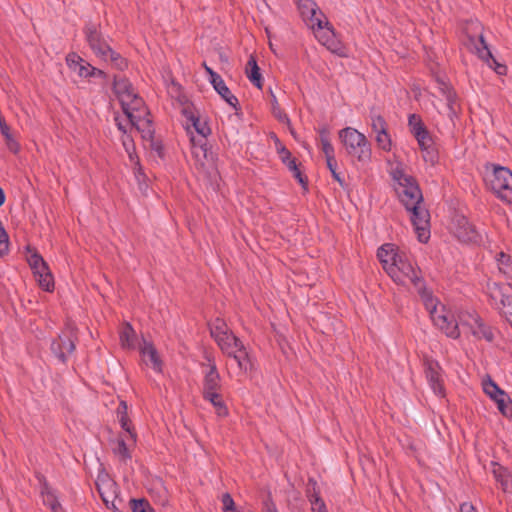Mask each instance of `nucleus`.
I'll list each match as a JSON object with an SVG mask.
<instances>
[{"label": "nucleus", "instance_id": "2", "mask_svg": "<svg viewBox=\"0 0 512 512\" xmlns=\"http://www.w3.org/2000/svg\"><path fill=\"white\" fill-rule=\"evenodd\" d=\"M339 138L347 153L356 157L359 162L367 163L371 160V143L364 134L355 128L346 127L339 131Z\"/></svg>", "mask_w": 512, "mask_h": 512}, {"label": "nucleus", "instance_id": "56", "mask_svg": "<svg viewBox=\"0 0 512 512\" xmlns=\"http://www.w3.org/2000/svg\"><path fill=\"white\" fill-rule=\"evenodd\" d=\"M262 504L265 512H278L270 492L268 493L267 498L263 500Z\"/></svg>", "mask_w": 512, "mask_h": 512}, {"label": "nucleus", "instance_id": "16", "mask_svg": "<svg viewBox=\"0 0 512 512\" xmlns=\"http://www.w3.org/2000/svg\"><path fill=\"white\" fill-rule=\"evenodd\" d=\"M395 192L399 201L406 210L414 205H420L423 202V195L419 185H415L408 189H395Z\"/></svg>", "mask_w": 512, "mask_h": 512}, {"label": "nucleus", "instance_id": "51", "mask_svg": "<svg viewBox=\"0 0 512 512\" xmlns=\"http://www.w3.org/2000/svg\"><path fill=\"white\" fill-rule=\"evenodd\" d=\"M240 370L247 372H252L254 367V361L250 355V353L247 354V357L241 358V360L237 363Z\"/></svg>", "mask_w": 512, "mask_h": 512}, {"label": "nucleus", "instance_id": "20", "mask_svg": "<svg viewBox=\"0 0 512 512\" xmlns=\"http://www.w3.org/2000/svg\"><path fill=\"white\" fill-rule=\"evenodd\" d=\"M436 326H438L445 334L452 338L457 339L460 337V330L457 322L453 319V317L448 315H436L434 314L431 317Z\"/></svg>", "mask_w": 512, "mask_h": 512}, {"label": "nucleus", "instance_id": "22", "mask_svg": "<svg viewBox=\"0 0 512 512\" xmlns=\"http://www.w3.org/2000/svg\"><path fill=\"white\" fill-rule=\"evenodd\" d=\"M305 493L311 505L313 506V509H316L317 511L325 509V502L320 496V488L317 481L313 477L308 478Z\"/></svg>", "mask_w": 512, "mask_h": 512}, {"label": "nucleus", "instance_id": "53", "mask_svg": "<svg viewBox=\"0 0 512 512\" xmlns=\"http://www.w3.org/2000/svg\"><path fill=\"white\" fill-rule=\"evenodd\" d=\"M415 185H419L416 178L414 176L405 174V176L401 179V181L398 182V187L396 189H405V188L408 189Z\"/></svg>", "mask_w": 512, "mask_h": 512}, {"label": "nucleus", "instance_id": "54", "mask_svg": "<svg viewBox=\"0 0 512 512\" xmlns=\"http://www.w3.org/2000/svg\"><path fill=\"white\" fill-rule=\"evenodd\" d=\"M270 138L273 140L275 144V149L278 155H287V148L286 146L281 142V140L278 138V136L271 132Z\"/></svg>", "mask_w": 512, "mask_h": 512}, {"label": "nucleus", "instance_id": "52", "mask_svg": "<svg viewBox=\"0 0 512 512\" xmlns=\"http://www.w3.org/2000/svg\"><path fill=\"white\" fill-rule=\"evenodd\" d=\"M407 279L410 280V282L413 284V286L415 287V289L417 290V293L420 294V291H422V289H428L426 287V283H425V280L423 279L422 276H419L417 274V272H415L414 274H412L410 277H408Z\"/></svg>", "mask_w": 512, "mask_h": 512}, {"label": "nucleus", "instance_id": "35", "mask_svg": "<svg viewBox=\"0 0 512 512\" xmlns=\"http://www.w3.org/2000/svg\"><path fill=\"white\" fill-rule=\"evenodd\" d=\"M110 60L112 66L119 70L125 71L128 68V60L123 57L120 53L110 47V51L106 52V61Z\"/></svg>", "mask_w": 512, "mask_h": 512}, {"label": "nucleus", "instance_id": "42", "mask_svg": "<svg viewBox=\"0 0 512 512\" xmlns=\"http://www.w3.org/2000/svg\"><path fill=\"white\" fill-rule=\"evenodd\" d=\"M122 144L124 146L125 151L127 152L129 159L131 162H134L139 158L136 154V147L134 143V139L131 135L122 136Z\"/></svg>", "mask_w": 512, "mask_h": 512}, {"label": "nucleus", "instance_id": "32", "mask_svg": "<svg viewBox=\"0 0 512 512\" xmlns=\"http://www.w3.org/2000/svg\"><path fill=\"white\" fill-rule=\"evenodd\" d=\"M499 271L503 273L507 279L512 280V258L509 254L501 251L496 256Z\"/></svg>", "mask_w": 512, "mask_h": 512}, {"label": "nucleus", "instance_id": "61", "mask_svg": "<svg viewBox=\"0 0 512 512\" xmlns=\"http://www.w3.org/2000/svg\"><path fill=\"white\" fill-rule=\"evenodd\" d=\"M65 329L68 331V333H66V335L67 336H71V338L74 339L75 342H76L77 339H78V337H77V333H78L77 326L72 321H67L66 324H65Z\"/></svg>", "mask_w": 512, "mask_h": 512}, {"label": "nucleus", "instance_id": "33", "mask_svg": "<svg viewBox=\"0 0 512 512\" xmlns=\"http://www.w3.org/2000/svg\"><path fill=\"white\" fill-rule=\"evenodd\" d=\"M425 308L430 312L431 317L437 313L438 299L434 297L432 290L422 289L418 294Z\"/></svg>", "mask_w": 512, "mask_h": 512}, {"label": "nucleus", "instance_id": "30", "mask_svg": "<svg viewBox=\"0 0 512 512\" xmlns=\"http://www.w3.org/2000/svg\"><path fill=\"white\" fill-rule=\"evenodd\" d=\"M136 341V333L129 322L123 324L120 331V342L123 348L134 349Z\"/></svg>", "mask_w": 512, "mask_h": 512}, {"label": "nucleus", "instance_id": "48", "mask_svg": "<svg viewBox=\"0 0 512 512\" xmlns=\"http://www.w3.org/2000/svg\"><path fill=\"white\" fill-rule=\"evenodd\" d=\"M35 478L39 482V485H40V488H41L40 493H41L42 496L47 495L48 493L54 492L51 489V487H50L46 477L41 472L35 471Z\"/></svg>", "mask_w": 512, "mask_h": 512}, {"label": "nucleus", "instance_id": "7", "mask_svg": "<svg viewBox=\"0 0 512 512\" xmlns=\"http://www.w3.org/2000/svg\"><path fill=\"white\" fill-rule=\"evenodd\" d=\"M112 91L117 97L124 115L127 117L131 124H135V115L130 112V104L124 99V96L130 98L133 96V94H135L133 84L126 77H119L118 75H114Z\"/></svg>", "mask_w": 512, "mask_h": 512}, {"label": "nucleus", "instance_id": "58", "mask_svg": "<svg viewBox=\"0 0 512 512\" xmlns=\"http://www.w3.org/2000/svg\"><path fill=\"white\" fill-rule=\"evenodd\" d=\"M330 173L332 178L341 186L342 189H344L347 192L350 191L349 184L345 181V179L337 170L331 171Z\"/></svg>", "mask_w": 512, "mask_h": 512}, {"label": "nucleus", "instance_id": "46", "mask_svg": "<svg viewBox=\"0 0 512 512\" xmlns=\"http://www.w3.org/2000/svg\"><path fill=\"white\" fill-rule=\"evenodd\" d=\"M149 146L152 151L156 152L157 156L160 159L163 160L165 158V155H166L165 147H164L161 139H158V138L152 139L151 141H149Z\"/></svg>", "mask_w": 512, "mask_h": 512}, {"label": "nucleus", "instance_id": "8", "mask_svg": "<svg viewBox=\"0 0 512 512\" xmlns=\"http://www.w3.org/2000/svg\"><path fill=\"white\" fill-rule=\"evenodd\" d=\"M410 213V220L414 227L417 239L420 243H427L430 239V214L429 211L420 205H414L407 209Z\"/></svg>", "mask_w": 512, "mask_h": 512}, {"label": "nucleus", "instance_id": "26", "mask_svg": "<svg viewBox=\"0 0 512 512\" xmlns=\"http://www.w3.org/2000/svg\"><path fill=\"white\" fill-rule=\"evenodd\" d=\"M408 127L410 133L416 140L423 139L427 135L431 134L422 118L418 114H410L408 117Z\"/></svg>", "mask_w": 512, "mask_h": 512}, {"label": "nucleus", "instance_id": "63", "mask_svg": "<svg viewBox=\"0 0 512 512\" xmlns=\"http://www.w3.org/2000/svg\"><path fill=\"white\" fill-rule=\"evenodd\" d=\"M392 178L394 181H396L397 183L401 181V179L405 176V173H404V170L400 167H396L392 173Z\"/></svg>", "mask_w": 512, "mask_h": 512}, {"label": "nucleus", "instance_id": "23", "mask_svg": "<svg viewBox=\"0 0 512 512\" xmlns=\"http://www.w3.org/2000/svg\"><path fill=\"white\" fill-rule=\"evenodd\" d=\"M245 74L249 81L258 89H262L264 85V79L261 73V69L257 63V59L254 55H250L246 66Z\"/></svg>", "mask_w": 512, "mask_h": 512}, {"label": "nucleus", "instance_id": "1", "mask_svg": "<svg viewBox=\"0 0 512 512\" xmlns=\"http://www.w3.org/2000/svg\"><path fill=\"white\" fill-rule=\"evenodd\" d=\"M485 180L491 191L500 200L512 205V171L505 166L495 163L485 164Z\"/></svg>", "mask_w": 512, "mask_h": 512}, {"label": "nucleus", "instance_id": "38", "mask_svg": "<svg viewBox=\"0 0 512 512\" xmlns=\"http://www.w3.org/2000/svg\"><path fill=\"white\" fill-rule=\"evenodd\" d=\"M129 505L132 512H155L146 498H131Z\"/></svg>", "mask_w": 512, "mask_h": 512}, {"label": "nucleus", "instance_id": "15", "mask_svg": "<svg viewBox=\"0 0 512 512\" xmlns=\"http://www.w3.org/2000/svg\"><path fill=\"white\" fill-rule=\"evenodd\" d=\"M281 162L292 173L293 178L301 185L304 191H308L309 181L308 177L301 171L297 159L292 156V153L287 150V155H278Z\"/></svg>", "mask_w": 512, "mask_h": 512}, {"label": "nucleus", "instance_id": "17", "mask_svg": "<svg viewBox=\"0 0 512 512\" xmlns=\"http://www.w3.org/2000/svg\"><path fill=\"white\" fill-rule=\"evenodd\" d=\"M215 91L220 95V97L234 110L236 115L241 114V106L237 99V97L232 94L231 90L227 87L222 77L219 75L218 79L210 82Z\"/></svg>", "mask_w": 512, "mask_h": 512}, {"label": "nucleus", "instance_id": "12", "mask_svg": "<svg viewBox=\"0 0 512 512\" xmlns=\"http://www.w3.org/2000/svg\"><path fill=\"white\" fill-rule=\"evenodd\" d=\"M191 125L195 129V131L202 137V139H199L198 141L195 140V137H191V143L194 147L199 146L201 150L203 151L204 157L208 161H214L216 158V155L212 151V147L208 146L207 143V136L211 134V128L208 125L207 121L201 122L200 117L197 116L196 118H193L191 121Z\"/></svg>", "mask_w": 512, "mask_h": 512}, {"label": "nucleus", "instance_id": "28", "mask_svg": "<svg viewBox=\"0 0 512 512\" xmlns=\"http://www.w3.org/2000/svg\"><path fill=\"white\" fill-rule=\"evenodd\" d=\"M204 400L209 401L213 407L215 408V412L217 416L224 418L229 415V410L222 399L221 394L219 393H209L208 395L203 396Z\"/></svg>", "mask_w": 512, "mask_h": 512}, {"label": "nucleus", "instance_id": "62", "mask_svg": "<svg viewBox=\"0 0 512 512\" xmlns=\"http://www.w3.org/2000/svg\"><path fill=\"white\" fill-rule=\"evenodd\" d=\"M459 512H478L471 502H463L460 504Z\"/></svg>", "mask_w": 512, "mask_h": 512}, {"label": "nucleus", "instance_id": "34", "mask_svg": "<svg viewBox=\"0 0 512 512\" xmlns=\"http://www.w3.org/2000/svg\"><path fill=\"white\" fill-rule=\"evenodd\" d=\"M270 93V103H271V113L272 115L283 124H290L289 116L282 110L279 106L278 100L273 93L272 89H269Z\"/></svg>", "mask_w": 512, "mask_h": 512}, {"label": "nucleus", "instance_id": "29", "mask_svg": "<svg viewBox=\"0 0 512 512\" xmlns=\"http://www.w3.org/2000/svg\"><path fill=\"white\" fill-rule=\"evenodd\" d=\"M26 250L30 254L27 261L33 272H39L40 269L47 270L48 264L36 248L27 245Z\"/></svg>", "mask_w": 512, "mask_h": 512}, {"label": "nucleus", "instance_id": "31", "mask_svg": "<svg viewBox=\"0 0 512 512\" xmlns=\"http://www.w3.org/2000/svg\"><path fill=\"white\" fill-rule=\"evenodd\" d=\"M38 277V284L44 291L52 292L54 290V278L50 272L49 266L47 270L40 269L39 272H33Z\"/></svg>", "mask_w": 512, "mask_h": 512}, {"label": "nucleus", "instance_id": "64", "mask_svg": "<svg viewBox=\"0 0 512 512\" xmlns=\"http://www.w3.org/2000/svg\"><path fill=\"white\" fill-rule=\"evenodd\" d=\"M182 115L190 122L193 120V118L198 116L194 114L190 106L184 107L182 109Z\"/></svg>", "mask_w": 512, "mask_h": 512}, {"label": "nucleus", "instance_id": "10", "mask_svg": "<svg viewBox=\"0 0 512 512\" xmlns=\"http://www.w3.org/2000/svg\"><path fill=\"white\" fill-rule=\"evenodd\" d=\"M415 272L417 271L409 261L406 253L399 250L397 256L391 262V265L388 266L386 273L396 284L403 285L405 278L410 277Z\"/></svg>", "mask_w": 512, "mask_h": 512}, {"label": "nucleus", "instance_id": "55", "mask_svg": "<svg viewBox=\"0 0 512 512\" xmlns=\"http://www.w3.org/2000/svg\"><path fill=\"white\" fill-rule=\"evenodd\" d=\"M133 163H134L133 170H134L135 177H136L139 185H141V181H144L146 179V175L144 173L143 167L140 164L139 158H137V160L134 161Z\"/></svg>", "mask_w": 512, "mask_h": 512}, {"label": "nucleus", "instance_id": "49", "mask_svg": "<svg viewBox=\"0 0 512 512\" xmlns=\"http://www.w3.org/2000/svg\"><path fill=\"white\" fill-rule=\"evenodd\" d=\"M221 502L223 504V512H234L237 511L236 504L230 493L226 492L222 495Z\"/></svg>", "mask_w": 512, "mask_h": 512}, {"label": "nucleus", "instance_id": "13", "mask_svg": "<svg viewBox=\"0 0 512 512\" xmlns=\"http://www.w3.org/2000/svg\"><path fill=\"white\" fill-rule=\"evenodd\" d=\"M76 349V342L71 336H67L65 332L58 334L52 339L50 350L52 354L63 364L68 361L67 354H72Z\"/></svg>", "mask_w": 512, "mask_h": 512}, {"label": "nucleus", "instance_id": "21", "mask_svg": "<svg viewBox=\"0 0 512 512\" xmlns=\"http://www.w3.org/2000/svg\"><path fill=\"white\" fill-rule=\"evenodd\" d=\"M127 410H128L127 402L124 401V400H121L119 405H118V407H117V410H116L120 426H121V428L125 432H127L129 434V438L134 443H136V441H137V433H136L135 428H134V426L132 424V421L130 420V418L128 416Z\"/></svg>", "mask_w": 512, "mask_h": 512}, {"label": "nucleus", "instance_id": "11", "mask_svg": "<svg viewBox=\"0 0 512 512\" xmlns=\"http://www.w3.org/2000/svg\"><path fill=\"white\" fill-rule=\"evenodd\" d=\"M423 366L426 379L433 392L441 397L445 396L444 382L441 376V366L439 362L431 357L423 358Z\"/></svg>", "mask_w": 512, "mask_h": 512}, {"label": "nucleus", "instance_id": "19", "mask_svg": "<svg viewBox=\"0 0 512 512\" xmlns=\"http://www.w3.org/2000/svg\"><path fill=\"white\" fill-rule=\"evenodd\" d=\"M220 381V374L216 364L213 362L209 365V371L206 372L203 379L202 396L208 395L209 393H218V390L221 389Z\"/></svg>", "mask_w": 512, "mask_h": 512}, {"label": "nucleus", "instance_id": "40", "mask_svg": "<svg viewBox=\"0 0 512 512\" xmlns=\"http://www.w3.org/2000/svg\"><path fill=\"white\" fill-rule=\"evenodd\" d=\"M441 94L446 98L447 106H448V109H449V116L451 118L453 116H456L457 115V111L455 109V104L457 102L458 96H457V93L454 90V88L453 87L446 88V90L443 91Z\"/></svg>", "mask_w": 512, "mask_h": 512}, {"label": "nucleus", "instance_id": "4", "mask_svg": "<svg viewBox=\"0 0 512 512\" xmlns=\"http://www.w3.org/2000/svg\"><path fill=\"white\" fill-rule=\"evenodd\" d=\"M451 231L461 243L478 246L482 243V235L476 226L461 213H454L451 221Z\"/></svg>", "mask_w": 512, "mask_h": 512}, {"label": "nucleus", "instance_id": "6", "mask_svg": "<svg viewBox=\"0 0 512 512\" xmlns=\"http://www.w3.org/2000/svg\"><path fill=\"white\" fill-rule=\"evenodd\" d=\"M85 40L94 55L106 61V52L110 51V45L104 37L100 24L88 21L83 27Z\"/></svg>", "mask_w": 512, "mask_h": 512}, {"label": "nucleus", "instance_id": "27", "mask_svg": "<svg viewBox=\"0 0 512 512\" xmlns=\"http://www.w3.org/2000/svg\"><path fill=\"white\" fill-rule=\"evenodd\" d=\"M472 334L478 339H485L487 342L494 340L492 327L486 324L480 317L475 319V325L472 326Z\"/></svg>", "mask_w": 512, "mask_h": 512}, {"label": "nucleus", "instance_id": "9", "mask_svg": "<svg viewBox=\"0 0 512 512\" xmlns=\"http://www.w3.org/2000/svg\"><path fill=\"white\" fill-rule=\"evenodd\" d=\"M66 64L67 66L76 72L81 78H91L98 77L106 80L108 78V74L91 65L89 62L85 61L78 53L70 52L66 56Z\"/></svg>", "mask_w": 512, "mask_h": 512}, {"label": "nucleus", "instance_id": "24", "mask_svg": "<svg viewBox=\"0 0 512 512\" xmlns=\"http://www.w3.org/2000/svg\"><path fill=\"white\" fill-rule=\"evenodd\" d=\"M135 124H131L138 132L141 133V137L145 141H151L155 137V129L153 128V120L150 117H142L141 115H135Z\"/></svg>", "mask_w": 512, "mask_h": 512}, {"label": "nucleus", "instance_id": "5", "mask_svg": "<svg viewBox=\"0 0 512 512\" xmlns=\"http://www.w3.org/2000/svg\"><path fill=\"white\" fill-rule=\"evenodd\" d=\"M482 387L484 393L496 403L499 412L506 418H512V400L508 393L490 375L483 378Z\"/></svg>", "mask_w": 512, "mask_h": 512}, {"label": "nucleus", "instance_id": "45", "mask_svg": "<svg viewBox=\"0 0 512 512\" xmlns=\"http://www.w3.org/2000/svg\"><path fill=\"white\" fill-rule=\"evenodd\" d=\"M229 334H232V331L228 332L227 335L220 336L216 341L220 349L227 354L228 357L232 356V342L233 340H228L225 338V336H230Z\"/></svg>", "mask_w": 512, "mask_h": 512}, {"label": "nucleus", "instance_id": "41", "mask_svg": "<svg viewBox=\"0 0 512 512\" xmlns=\"http://www.w3.org/2000/svg\"><path fill=\"white\" fill-rule=\"evenodd\" d=\"M117 446L113 448V452L121 457V460L126 462L132 458V455L128 449L125 439L120 436L117 441Z\"/></svg>", "mask_w": 512, "mask_h": 512}, {"label": "nucleus", "instance_id": "25", "mask_svg": "<svg viewBox=\"0 0 512 512\" xmlns=\"http://www.w3.org/2000/svg\"><path fill=\"white\" fill-rule=\"evenodd\" d=\"M399 248L393 243H385L377 249V258L385 272L391 265L393 259L397 256Z\"/></svg>", "mask_w": 512, "mask_h": 512}, {"label": "nucleus", "instance_id": "14", "mask_svg": "<svg viewBox=\"0 0 512 512\" xmlns=\"http://www.w3.org/2000/svg\"><path fill=\"white\" fill-rule=\"evenodd\" d=\"M139 352L146 365H151L152 369L157 373H161L163 371L164 363L152 342H148L143 338V343L139 347Z\"/></svg>", "mask_w": 512, "mask_h": 512}, {"label": "nucleus", "instance_id": "47", "mask_svg": "<svg viewBox=\"0 0 512 512\" xmlns=\"http://www.w3.org/2000/svg\"><path fill=\"white\" fill-rule=\"evenodd\" d=\"M487 65L492 68L498 75H506L507 74V66L497 61V59L492 55V58H489V61H484Z\"/></svg>", "mask_w": 512, "mask_h": 512}, {"label": "nucleus", "instance_id": "57", "mask_svg": "<svg viewBox=\"0 0 512 512\" xmlns=\"http://www.w3.org/2000/svg\"><path fill=\"white\" fill-rule=\"evenodd\" d=\"M432 76H433V79L435 80V82L438 84V88L441 93L443 91H445L446 88L452 87L448 82H446L445 77L440 75L439 73H433Z\"/></svg>", "mask_w": 512, "mask_h": 512}, {"label": "nucleus", "instance_id": "59", "mask_svg": "<svg viewBox=\"0 0 512 512\" xmlns=\"http://www.w3.org/2000/svg\"><path fill=\"white\" fill-rule=\"evenodd\" d=\"M321 149L325 155V157L334 156L335 150L333 145L330 142V139H325L321 141Z\"/></svg>", "mask_w": 512, "mask_h": 512}, {"label": "nucleus", "instance_id": "39", "mask_svg": "<svg viewBox=\"0 0 512 512\" xmlns=\"http://www.w3.org/2000/svg\"><path fill=\"white\" fill-rule=\"evenodd\" d=\"M475 50L477 56L483 61H489V58H492V52L490 51L489 45L482 34L478 37V43L475 44Z\"/></svg>", "mask_w": 512, "mask_h": 512}, {"label": "nucleus", "instance_id": "18", "mask_svg": "<svg viewBox=\"0 0 512 512\" xmlns=\"http://www.w3.org/2000/svg\"><path fill=\"white\" fill-rule=\"evenodd\" d=\"M420 150L423 153V160L432 166L439 162V152L431 134L423 139L417 140Z\"/></svg>", "mask_w": 512, "mask_h": 512}, {"label": "nucleus", "instance_id": "3", "mask_svg": "<svg viewBox=\"0 0 512 512\" xmlns=\"http://www.w3.org/2000/svg\"><path fill=\"white\" fill-rule=\"evenodd\" d=\"M297 8L303 21L313 30L320 31L326 29L332 34V37L335 36L333 25L327 20L314 0H298Z\"/></svg>", "mask_w": 512, "mask_h": 512}, {"label": "nucleus", "instance_id": "37", "mask_svg": "<svg viewBox=\"0 0 512 512\" xmlns=\"http://www.w3.org/2000/svg\"><path fill=\"white\" fill-rule=\"evenodd\" d=\"M130 112H144L143 117H149L150 116V110L145 104V101L142 97H140L139 94L135 93L133 96L130 97Z\"/></svg>", "mask_w": 512, "mask_h": 512}, {"label": "nucleus", "instance_id": "36", "mask_svg": "<svg viewBox=\"0 0 512 512\" xmlns=\"http://www.w3.org/2000/svg\"><path fill=\"white\" fill-rule=\"evenodd\" d=\"M208 326L211 337L214 340H217L220 336L227 335V333L231 331L228 329L226 322L219 317H217L212 323H209Z\"/></svg>", "mask_w": 512, "mask_h": 512}, {"label": "nucleus", "instance_id": "50", "mask_svg": "<svg viewBox=\"0 0 512 512\" xmlns=\"http://www.w3.org/2000/svg\"><path fill=\"white\" fill-rule=\"evenodd\" d=\"M376 142L378 146L384 151L391 150V138L388 131H385V134H377Z\"/></svg>", "mask_w": 512, "mask_h": 512}, {"label": "nucleus", "instance_id": "44", "mask_svg": "<svg viewBox=\"0 0 512 512\" xmlns=\"http://www.w3.org/2000/svg\"><path fill=\"white\" fill-rule=\"evenodd\" d=\"M44 505L48 506L51 510V512H59L62 511V506L58 500V497L56 496L55 492L48 493L47 495H44Z\"/></svg>", "mask_w": 512, "mask_h": 512}, {"label": "nucleus", "instance_id": "60", "mask_svg": "<svg viewBox=\"0 0 512 512\" xmlns=\"http://www.w3.org/2000/svg\"><path fill=\"white\" fill-rule=\"evenodd\" d=\"M230 336H225L228 340H233L232 342V350L239 351L241 349L245 348V345L243 342L232 332V334H229Z\"/></svg>", "mask_w": 512, "mask_h": 512}, {"label": "nucleus", "instance_id": "43", "mask_svg": "<svg viewBox=\"0 0 512 512\" xmlns=\"http://www.w3.org/2000/svg\"><path fill=\"white\" fill-rule=\"evenodd\" d=\"M371 128L373 132L376 134H385V131H388L387 129V122L381 115H374L371 116Z\"/></svg>", "mask_w": 512, "mask_h": 512}]
</instances>
